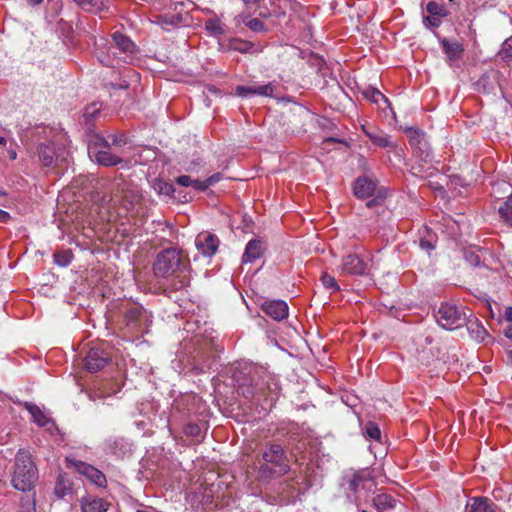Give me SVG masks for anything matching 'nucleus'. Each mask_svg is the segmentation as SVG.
Masks as SVG:
<instances>
[{
  "instance_id": "nucleus-1",
  "label": "nucleus",
  "mask_w": 512,
  "mask_h": 512,
  "mask_svg": "<svg viewBox=\"0 0 512 512\" xmlns=\"http://www.w3.org/2000/svg\"><path fill=\"white\" fill-rule=\"evenodd\" d=\"M37 479V469L30 452L20 449L15 458V470L11 480L13 487L22 492L30 491Z\"/></svg>"
},
{
  "instance_id": "nucleus-2",
  "label": "nucleus",
  "mask_w": 512,
  "mask_h": 512,
  "mask_svg": "<svg viewBox=\"0 0 512 512\" xmlns=\"http://www.w3.org/2000/svg\"><path fill=\"white\" fill-rule=\"evenodd\" d=\"M260 473L265 477L283 476L290 470L289 460L283 447L279 444H269L262 454Z\"/></svg>"
},
{
  "instance_id": "nucleus-3",
  "label": "nucleus",
  "mask_w": 512,
  "mask_h": 512,
  "mask_svg": "<svg viewBox=\"0 0 512 512\" xmlns=\"http://www.w3.org/2000/svg\"><path fill=\"white\" fill-rule=\"evenodd\" d=\"M136 52V45L129 37L115 32L112 34V45L109 47L108 54L106 56L98 54L97 57L104 65L113 66L115 58L124 63H130Z\"/></svg>"
},
{
  "instance_id": "nucleus-4",
  "label": "nucleus",
  "mask_w": 512,
  "mask_h": 512,
  "mask_svg": "<svg viewBox=\"0 0 512 512\" xmlns=\"http://www.w3.org/2000/svg\"><path fill=\"white\" fill-rule=\"evenodd\" d=\"M181 252L175 248L164 249L159 252L153 263V273L157 278H167L177 272H182Z\"/></svg>"
},
{
  "instance_id": "nucleus-5",
  "label": "nucleus",
  "mask_w": 512,
  "mask_h": 512,
  "mask_svg": "<svg viewBox=\"0 0 512 512\" xmlns=\"http://www.w3.org/2000/svg\"><path fill=\"white\" fill-rule=\"evenodd\" d=\"M434 317L439 326L446 330H455L467 322V312L463 306L453 303H441L435 310Z\"/></svg>"
},
{
  "instance_id": "nucleus-6",
  "label": "nucleus",
  "mask_w": 512,
  "mask_h": 512,
  "mask_svg": "<svg viewBox=\"0 0 512 512\" xmlns=\"http://www.w3.org/2000/svg\"><path fill=\"white\" fill-rule=\"evenodd\" d=\"M68 468L75 469L79 474L85 476L91 483L100 488H105L107 485L106 476L102 471L86 462L66 457Z\"/></svg>"
},
{
  "instance_id": "nucleus-7",
  "label": "nucleus",
  "mask_w": 512,
  "mask_h": 512,
  "mask_svg": "<svg viewBox=\"0 0 512 512\" xmlns=\"http://www.w3.org/2000/svg\"><path fill=\"white\" fill-rule=\"evenodd\" d=\"M339 271L343 275L363 276L368 272V263L357 254H347L342 258Z\"/></svg>"
},
{
  "instance_id": "nucleus-8",
  "label": "nucleus",
  "mask_w": 512,
  "mask_h": 512,
  "mask_svg": "<svg viewBox=\"0 0 512 512\" xmlns=\"http://www.w3.org/2000/svg\"><path fill=\"white\" fill-rule=\"evenodd\" d=\"M109 361L108 354L99 348H91L84 359V366L89 372H98Z\"/></svg>"
},
{
  "instance_id": "nucleus-9",
  "label": "nucleus",
  "mask_w": 512,
  "mask_h": 512,
  "mask_svg": "<svg viewBox=\"0 0 512 512\" xmlns=\"http://www.w3.org/2000/svg\"><path fill=\"white\" fill-rule=\"evenodd\" d=\"M440 44L450 66H453L463 57L465 48L459 41L443 38Z\"/></svg>"
},
{
  "instance_id": "nucleus-10",
  "label": "nucleus",
  "mask_w": 512,
  "mask_h": 512,
  "mask_svg": "<svg viewBox=\"0 0 512 512\" xmlns=\"http://www.w3.org/2000/svg\"><path fill=\"white\" fill-rule=\"evenodd\" d=\"M34 156L43 167H51L58 157L53 142H46L37 145Z\"/></svg>"
},
{
  "instance_id": "nucleus-11",
  "label": "nucleus",
  "mask_w": 512,
  "mask_h": 512,
  "mask_svg": "<svg viewBox=\"0 0 512 512\" xmlns=\"http://www.w3.org/2000/svg\"><path fill=\"white\" fill-rule=\"evenodd\" d=\"M195 245L203 255L210 257L216 253L219 240L214 234L203 232L196 237Z\"/></svg>"
},
{
  "instance_id": "nucleus-12",
  "label": "nucleus",
  "mask_w": 512,
  "mask_h": 512,
  "mask_svg": "<svg viewBox=\"0 0 512 512\" xmlns=\"http://www.w3.org/2000/svg\"><path fill=\"white\" fill-rule=\"evenodd\" d=\"M262 310L276 321H281L288 316V305L283 300L267 301L262 304Z\"/></svg>"
},
{
  "instance_id": "nucleus-13",
  "label": "nucleus",
  "mask_w": 512,
  "mask_h": 512,
  "mask_svg": "<svg viewBox=\"0 0 512 512\" xmlns=\"http://www.w3.org/2000/svg\"><path fill=\"white\" fill-rule=\"evenodd\" d=\"M82 512H106L110 504L103 498L91 495L83 496L80 499Z\"/></svg>"
},
{
  "instance_id": "nucleus-14",
  "label": "nucleus",
  "mask_w": 512,
  "mask_h": 512,
  "mask_svg": "<svg viewBox=\"0 0 512 512\" xmlns=\"http://www.w3.org/2000/svg\"><path fill=\"white\" fill-rule=\"evenodd\" d=\"M376 191V182L366 176L356 179L354 184V194L361 199L368 198Z\"/></svg>"
},
{
  "instance_id": "nucleus-15",
  "label": "nucleus",
  "mask_w": 512,
  "mask_h": 512,
  "mask_svg": "<svg viewBox=\"0 0 512 512\" xmlns=\"http://www.w3.org/2000/svg\"><path fill=\"white\" fill-rule=\"evenodd\" d=\"M464 325H466L470 337L478 342H483L488 336L484 326L472 313L467 315V322Z\"/></svg>"
},
{
  "instance_id": "nucleus-16",
  "label": "nucleus",
  "mask_w": 512,
  "mask_h": 512,
  "mask_svg": "<svg viewBox=\"0 0 512 512\" xmlns=\"http://www.w3.org/2000/svg\"><path fill=\"white\" fill-rule=\"evenodd\" d=\"M188 14H183L182 11H176L175 13H165L158 16V23L165 30H169L171 27L186 24Z\"/></svg>"
},
{
  "instance_id": "nucleus-17",
  "label": "nucleus",
  "mask_w": 512,
  "mask_h": 512,
  "mask_svg": "<svg viewBox=\"0 0 512 512\" xmlns=\"http://www.w3.org/2000/svg\"><path fill=\"white\" fill-rule=\"evenodd\" d=\"M397 503L398 500L396 498L384 492L377 493L372 499L373 507L380 512L394 509Z\"/></svg>"
},
{
  "instance_id": "nucleus-18",
  "label": "nucleus",
  "mask_w": 512,
  "mask_h": 512,
  "mask_svg": "<svg viewBox=\"0 0 512 512\" xmlns=\"http://www.w3.org/2000/svg\"><path fill=\"white\" fill-rule=\"evenodd\" d=\"M263 253L262 242L257 239L250 240L245 248L242 256L243 263H251L256 259L260 258Z\"/></svg>"
},
{
  "instance_id": "nucleus-19",
  "label": "nucleus",
  "mask_w": 512,
  "mask_h": 512,
  "mask_svg": "<svg viewBox=\"0 0 512 512\" xmlns=\"http://www.w3.org/2000/svg\"><path fill=\"white\" fill-rule=\"evenodd\" d=\"M23 406L32 416V420L40 427H45L51 419L44 413V411L34 403L24 402Z\"/></svg>"
},
{
  "instance_id": "nucleus-20",
  "label": "nucleus",
  "mask_w": 512,
  "mask_h": 512,
  "mask_svg": "<svg viewBox=\"0 0 512 512\" xmlns=\"http://www.w3.org/2000/svg\"><path fill=\"white\" fill-rule=\"evenodd\" d=\"M83 10L91 13H100L108 8V0H72Z\"/></svg>"
},
{
  "instance_id": "nucleus-21",
  "label": "nucleus",
  "mask_w": 512,
  "mask_h": 512,
  "mask_svg": "<svg viewBox=\"0 0 512 512\" xmlns=\"http://www.w3.org/2000/svg\"><path fill=\"white\" fill-rule=\"evenodd\" d=\"M468 512H496L495 505L487 498H472L467 504Z\"/></svg>"
},
{
  "instance_id": "nucleus-22",
  "label": "nucleus",
  "mask_w": 512,
  "mask_h": 512,
  "mask_svg": "<svg viewBox=\"0 0 512 512\" xmlns=\"http://www.w3.org/2000/svg\"><path fill=\"white\" fill-rule=\"evenodd\" d=\"M125 318L127 325L132 326L133 328H139L141 326V321L146 319V312L142 307L133 306L126 311Z\"/></svg>"
},
{
  "instance_id": "nucleus-23",
  "label": "nucleus",
  "mask_w": 512,
  "mask_h": 512,
  "mask_svg": "<svg viewBox=\"0 0 512 512\" xmlns=\"http://www.w3.org/2000/svg\"><path fill=\"white\" fill-rule=\"evenodd\" d=\"M453 0H442L441 3L430 1L426 5V10L428 14L439 16V17H446L449 13L448 11V4H450Z\"/></svg>"
},
{
  "instance_id": "nucleus-24",
  "label": "nucleus",
  "mask_w": 512,
  "mask_h": 512,
  "mask_svg": "<svg viewBox=\"0 0 512 512\" xmlns=\"http://www.w3.org/2000/svg\"><path fill=\"white\" fill-rule=\"evenodd\" d=\"M371 142L381 148L396 149V143L386 134L366 132Z\"/></svg>"
},
{
  "instance_id": "nucleus-25",
  "label": "nucleus",
  "mask_w": 512,
  "mask_h": 512,
  "mask_svg": "<svg viewBox=\"0 0 512 512\" xmlns=\"http://www.w3.org/2000/svg\"><path fill=\"white\" fill-rule=\"evenodd\" d=\"M96 161L103 166H115L122 162V159L113 155L108 150H100L95 155Z\"/></svg>"
},
{
  "instance_id": "nucleus-26",
  "label": "nucleus",
  "mask_w": 512,
  "mask_h": 512,
  "mask_svg": "<svg viewBox=\"0 0 512 512\" xmlns=\"http://www.w3.org/2000/svg\"><path fill=\"white\" fill-rule=\"evenodd\" d=\"M363 96L370 102L381 105L383 102L386 105H389L388 98L382 94L378 89L373 87H368L363 91Z\"/></svg>"
},
{
  "instance_id": "nucleus-27",
  "label": "nucleus",
  "mask_w": 512,
  "mask_h": 512,
  "mask_svg": "<svg viewBox=\"0 0 512 512\" xmlns=\"http://www.w3.org/2000/svg\"><path fill=\"white\" fill-rule=\"evenodd\" d=\"M107 445L112 453L119 456L127 451L128 443L124 438L116 437L108 439Z\"/></svg>"
},
{
  "instance_id": "nucleus-28",
  "label": "nucleus",
  "mask_w": 512,
  "mask_h": 512,
  "mask_svg": "<svg viewBox=\"0 0 512 512\" xmlns=\"http://www.w3.org/2000/svg\"><path fill=\"white\" fill-rule=\"evenodd\" d=\"M152 188L160 195L169 196L174 192V186L172 183L159 178L152 181Z\"/></svg>"
},
{
  "instance_id": "nucleus-29",
  "label": "nucleus",
  "mask_w": 512,
  "mask_h": 512,
  "mask_svg": "<svg viewBox=\"0 0 512 512\" xmlns=\"http://www.w3.org/2000/svg\"><path fill=\"white\" fill-rule=\"evenodd\" d=\"M253 44L238 38L231 39L228 43V49L240 53H248L252 50Z\"/></svg>"
},
{
  "instance_id": "nucleus-30",
  "label": "nucleus",
  "mask_w": 512,
  "mask_h": 512,
  "mask_svg": "<svg viewBox=\"0 0 512 512\" xmlns=\"http://www.w3.org/2000/svg\"><path fill=\"white\" fill-rule=\"evenodd\" d=\"M205 29L214 36H221L224 34V28L218 18H211L205 22Z\"/></svg>"
},
{
  "instance_id": "nucleus-31",
  "label": "nucleus",
  "mask_w": 512,
  "mask_h": 512,
  "mask_svg": "<svg viewBox=\"0 0 512 512\" xmlns=\"http://www.w3.org/2000/svg\"><path fill=\"white\" fill-rule=\"evenodd\" d=\"M498 212L501 218L512 225V194L508 197L504 205L499 208Z\"/></svg>"
},
{
  "instance_id": "nucleus-32",
  "label": "nucleus",
  "mask_w": 512,
  "mask_h": 512,
  "mask_svg": "<svg viewBox=\"0 0 512 512\" xmlns=\"http://www.w3.org/2000/svg\"><path fill=\"white\" fill-rule=\"evenodd\" d=\"M72 261V253L70 251H61L54 254V262L58 266L66 267Z\"/></svg>"
},
{
  "instance_id": "nucleus-33",
  "label": "nucleus",
  "mask_w": 512,
  "mask_h": 512,
  "mask_svg": "<svg viewBox=\"0 0 512 512\" xmlns=\"http://www.w3.org/2000/svg\"><path fill=\"white\" fill-rule=\"evenodd\" d=\"M320 280H321L323 286L326 289L331 290V292H337L340 290V287H339L336 279L333 276H331L330 274L323 273Z\"/></svg>"
},
{
  "instance_id": "nucleus-34",
  "label": "nucleus",
  "mask_w": 512,
  "mask_h": 512,
  "mask_svg": "<svg viewBox=\"0 0 512 512\" xmlns=\"http://www.w3.org/2000/svg\"><path fill=\"white\" fill-rule=\"evenodd\" d=\"M365 436L368 439L379 441L381 437L379 427L373 422H368L365 427Z\"/></svg>"
},
{
  "instance_id": "nucleus-35",
  "label": "nucleus",
  "mask_w": 512,
  "mask_h": 512,
  "mask_svg": "<svg viewBox=\"0 0 512 512\" xmlns=\"http://www.w3.org/2000/svg\"><path fill=\"white\" fill-rule=\"evenodd\" d=\"M500 56L506 62L512 61V36L502 44Z\"/></svg>"
},
{
  "instance_id": "nucleus-36",
  "label": "nucleus",
  "mask_w": 512,
  "mask_h": 512,
  "mask_svg": "<svg viewBox=\"0 0 512 512\" xmlns=\"http://www.w3.org/2000/svg\"><path fill=\"white\" fill-rule=\"evenodd\" d=\"M100 110H101V104L91 103L90 105H88L85 108L84 114H83L85 121L88 122V121L93 120L96 117V115L100 112Z\"/></svg>"
},
{
  "instance_id": "nucleus-37",
  "label": "nucleus",
  "mask_w": 512,
  "mask_h": 512,
  "mask_svg": "<svg viewBox=\"0 0 512 512\" xmlns=\"http://www.w3.org/2000/svg\"><path fill=\"white\" fill-rule=\"evenodd\" d=\"M386 197H387V191L384 190V189H380L377 192L376 196L366 203V206L368 208H373V207H376V206H381V205H383Z\"/></svg>"
},
{
  "instance_id": "nucleus-38",
  "label": "nucleus",
  "mask_w": 512,
  "mask_h": 512,
  "mask_svg": "<svg viewBox=\"0 0 512 512\" xmlns=\"http://www.w3.org/2000/svg\"><path fill=\"white\" fill-rule=\"evenodd\" d=\"M22 512H36V503L34 496H26L21 499Z\"/></svg>"
},
{
  "instance_id": "nucleus-39",
  "label": "nucleus",
  "mask_w": 512,
  "mask_h": 512,
  "mask_svg": "<svg viewBox=\"0 0 512 512\" xmlns=\"http://www.w3.org/2000/svg\"><path fill=\"white\" fill-rule=\"evenodd\" d=\"M274 89L275 88L272 83L255 86V95L273 97Z\"/></svg>"
},
{
  "instance_id": "nucleus-40",
  "label": "nucleus",
  "mask_w": 512,
  "mask_h": 512,
  "mask_svg": "<svg viewBox=\"0 0 512 512\" xmlns=\"http://www.w3.org/2000/svg\"><path fill=\"white\" fill-rule=\"evenodd\" d=\"M235 94L239 97L247 98L255 95V86H237Z\"/></svg>"
},
{
  "instance_id": "nucleus-41",
  "label": "nucleus",
  "mask_w": 512,
  "mask_h": 512,
  "mask_svg": "<svg viewBox=\"0 0 512 512\" xmlns=\"http://www.w3.org/2000/svg\"><path fill=\"white\" fill-rule=\"evenodd\" d=\"M243 22L244 24L249 28L251 29L252 31L254 32H261L264 30V24L262 21H260L259 19L257 18H253V19H248V20H245L243 19Z\"/></svg>"
},
{
  "instance_id": "nucleus-42",
  "label": "nucleus",
  "mask_w": 512,
  "mask_h": 512,
  "mask_svg": "<svg viewBox=\"0 0 512 512\" xmlns=\"http://www.w3.org/2000/svg\"><path fill=\"white\" fill-rule=\"evenodd\" d=\"M190 281L186 275H178L172 282L171 287L173 290H181L189 285Z\"/></svg>"
},
{
  "instance_id": "nucleus-43",
  "label": "nucleus",
  "mask_w": 512,
  "mask_h": 512,
  "mask_svg": "<svg viewBox=\"0 0 512 512\" xmlns=\"http://www.w3.org/2000/svg\"><path fill=\"white\" fill-rule=\"evenodd\" d=\"M505 319L509 323V325L505 329V336L512 340V307L506 308Z\"/></svg>"
},
{
  "instance_id": "nucleus-44",
  "label": "nucleus",
  "mask_w": 512,
  "mask_h": 512,
  "mask_svg": "<svg viewBox=\"0 0 512 512\" xmlns=\"http://www.w3.org/2000/svg\"><path fill=\"white\" fill-rule=\"evenodd\" d=\"M465 259L473 267H477L481 263L480 256L475 252H467L465 254Z\"/></svg>"
},
{
  "instance_id": "nucleus-45",
  "label": "nucleus",
  "mask_w": 512,
  "mask_h": 512,
  "mask_svg": "<svg viewBox=\"0 0 512 512\" xmlns=\"http://www.w3.org/2000/svg\"><path fill=\"white\" fill-rule=\"evenodd\" d=\"M363 478L360 475V473L353 474L352 478L349 481V488L351 491L356 492L359 488L360 483L362 482Z\"/></svg>"
},
{
  "instance_id": "nucleus-46",
  "label": "nucleus",
  "mask_w": 512,
  "mask_h": 512,
  "mask_svg": "<svg viewBox=\"0 0 512 512\" xmlns=\"http://www.w3.org/2000/svg\"><path fill=\"white\" fill-rule=\"evenodd\" d=\"M441 18L442 17L429 14L424 18V22L430 27H439L441 25Z\"/></svg>"
},
{
  "instance_id": "nucleus-47",
  "label": "nucleus",
  "mask_w": 512,
  "mask_h": 512,
  "mask_svg": "<svg viewBox=\"0 0 512 512\" xmlns=\"http://www.w3.org/2000/svg\"><path fill=\"white\" fill-rule=\"evenodd\" d=\"M193 179L188 175H181L176 178V183L183 187L192 186Z\"/></svg>"
},
{
  "instance_id": "nucleus-48",
  "label": "nucleus",
  "mask_w": 512,
  "mask_h": 512,
  "mask_svg": "<svg viewBox=\"0 0 512 512\" xmlns=\"http://www.w3.org/2000/svg\"><path fill=\"white\" fill-rule=\"evenodd\" d=\"M55 494L58 498H63L66 493H67V490L66 488L62 485V482H61V479L59 478L57 483H56V486H55Z\"/></svg>"
},
{
  "instance_id": "nucleus-49",
  "label": "nucleus",
  "mask_w": 512,
  "mask_h": 512,
  "mask_svg": "<svg viewBox=\"0 0 512 512\" xmlns=\"http://www.w3.org/2000/svg\"><path fill=\"white\" fill-rule=\"evenodd\" d=\"M191 187H193L197 191H205L208 188L206 181H202L199 179H193Z\"/></svg>"
},
{
  "instance_id": "nucleus-50",
  "label": "nucleus",
  "mask_w": 512,
  "mask_h": 512,
  "mask_svg": "<svg viewBox=\"0 0 512 512\" xmlns=\"http://www.w3.org/2000/svg\"><path fill=\"white\" fill-rule=\"evenodd\" d=\"M185 432L191 436H198L200 434V428L196 424H188L185 428Z\"/></svg>"
},
{
  "instance_id": "nucleus-51",
  "label": "nucleus",
  "mask_w": 512,
  "mask_h": 512,
  "mask_svg": "<svg viewBox=\"0 0 512 512\" xmlns=\"http://www.w3.org/2000/svg\"><path fill=\"white\" fill-rule=\"evenodd\" d=\"M419 245L421 249L426 251H431L434 249L433 243L429 240L421 239Z\"/></svg>"
},
{
  "instance_id": "nucleus-52",
  "label": "nucleus",
  "mask_w": 512,
  "mask_h": 512,
  "mask_svg": "<svg viewBox=\"0 0 512 512\" xmlns=\"http://www.w3.org/2000/svg\"><path fill=\"white\" fill-rule=\"evenodd\" d=\"M220 179H221V175L219 173H216V174L208 177L207 179H205V181H206L207 186L210 187L211 185L218 182Z\"/></svg>"
},
{
  "instance_id": "nucleus-53",
  "label": "nucleus",
  "mask_w": 512,
  "mask_h": 512,
  "mask_svg": "<svg viewBox=\"0 0 512 512\" xmlns=\"http://www.w3.org/2000/svg\"><path fill=\"white\" fill-rule=\"evenodd\" d=\"M111 144L115 146H122L125 144V140L122 136H112Z\"/></svg>"
},
{
  "instance_id": "nucleus-54",
  "label": "nucleus",
  "mask_w": 512,
  "mask_h": 512,
  "mask_svg": "<svg viewBox=\"0 0 512 512\" xmlns=\"http://www.w3.org/2000/svg\"><path fill=\"white\" fill-rule=\"evenodd\" d=\"M10 219V214L7 211L0 209V220L7 222Z\"/></svg>"
},
{
  "instance_id": "nucleus-55",
  "label": "nucleus",
  "mask_w": 512,
  "mask_h": 512,
  "mask_svg": "<svg viewBox=\"0 0 512 512\" xmlns=\"http://www.w3.org/2000/svg\"><path fill=\"white\" fill-rule=\"evenodd\" d=\"M243 3L246 5V6H250V5H255L257 4L260 0H242Z\"/></svg>"
},
{
  "instance_id": "nucleus-56",
  "label": "nucleus",
  "mask_w": 512,
  "mask_h": 512,
  "mask_svg": "<svg viewBox=\"0 0 512 512\" xmlns=\"http://www.w3.org/2000/svg\"><path fill=\"white\" fill-rule=\"evenodd\" d=\"M242 394L245 396V397H252L254 395V392L253 391H250V389H247V391L243 390L242 391Z\"/></svg>"
},
{
  "instance_id": "nucleus-57",
  "label": "nucleus",
  "mask_w": 512,
  "mask_h": 512,
  "mask_svg": "<svg viewBox=\"0 0 512 512\" xmlns=\"http://www.w3.org/2000/svg\"><path fill=\"white\" fill-rule=\"evenodd\" d=\"M208 91L214 94L219 93V90L215 86H209Z\"/></svg>"
},
{
  "instance_id": "nucleus-58",
  "label": "nucleus",
  "mask_w": 512,
  "mask_h": 512,
  "mask_svg": "<svg viewBox=\"0 0 512 512\" xmlns=\"http://www.w3.org/2000/svg\"><path fill=\"white\" fill-rule=\"evenodd\" d=\"M43 0H27V2L31 5H38L42 2Z\"/></svg>"
},
{
  "instance_id": "nucleus-59",
  "label": "nucleus",
  "mask_w": 512,
  "mask_h": 512,
  "mask_svg": "<svg viewBox=\"0 0 512 512\" xmlns=\"http://www.w3.org/2000/svg\"><path fill=\"white\" fill-rule=\"evenodd\" d=\"M136 512H157V511L152 508H146V509L137 510Z\"/></svg>"
},
{
  "instance_id": "nucleus-60",
  "label": "nucleus",
  "mask_w": 512,
  "mask_h": 512,
  "mask_svg": "<svg viewBox=\"0 0 512 512\" xmlns=\"http://www.w3.org/2000/svg\"><path fill=\"white\" fill-rule=\"evenodd\" d=\"M6 145V139L0 135V146Z\"/></svg>"
},
{
  "instance_id": "nucleus-61",
  "label": "nucleus",
  "mask_w": 512,
  "mask_h": 512,
  "mask_svg": "<svg viewBox=\"0 0 512 512\" xmlns=\"http://www.w3.org/2000/svg\"><path fill=\"white\" fill-rule=\"evenodd\" d=\"M10 156H11V158H12V159H15V158H16V153H15V152H13V153H11V155H10Z\"/></svg>"
},
{
  "instance_id": "nucleus-62",
  "label": "nucleus",
  "mask_w": 512,
  "mask_h": 512,
  "mask_svg": "<svg viewBox=\"0 0 512 512\" xmlns=\"http://www.w3.org/2000/svg\"><path fill=\"white\" fill-rule=\"evenodd\" d=\"M103 141L105 142V147L108 148L110 146V144L106 140H103Z\"/></svg>"
},
{
  "instance_id": "nucleus-63",
  "label": "nucleus",
  "mask_w": 512,
  "mask_h": 512,
  "mask_svg": "<svg viewBox=\"0 0 512 512\" xmlns=\"http://www.w3.org/2000/svg\"><path fill=\"white\" fill-rule=\"evenodd\" d=\"M327 141H336V139H334V138H329V139H327Z\"/></svg>"
},
{
  "instance_id": "nucleus-64",
  "label": "nucleus",
  "mask_w": 512,
  "mask_h": 512,
  "mask_svg": "<svg viewBox=\"0 0 512 512\" xmlns=\"http://www.w3.org/2000/svg\"><path fill=\"white\" fill-rule=\"evenodd\" d=\"M429 157V153H426L425 160Z\"/></svg>"
}]
</instances>
